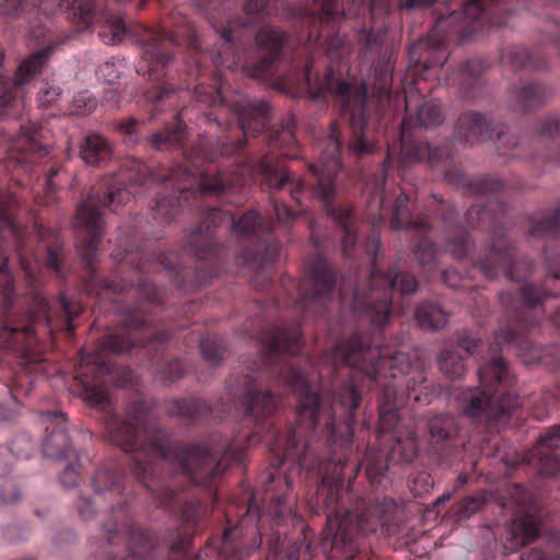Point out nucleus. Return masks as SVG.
I'll return each instance as SVG.
<instances>
[{
    "instance_id": "f257e3e1",
    "label": "nucleus",
    "mask_w": 560,
    "mask_h": 560,
    "mask_svg": "<svg viewBox=\"0 0 560 560\" xmlns=\"http://www.w3.org/2000/svg\"><path fill=\"white\" fill-rule=\"evenodd\" d=\"M245 334L256 338L262 357L226 382L229 395L240 402L244 415L255 423L254 435L266 431L270 451L277 456V466L285 460L312 469L314 456L312 440L322 431L327 441H336L342 419L345 434L352 435L355 410L361 395L351 384H345L332 394L319 395L303 371L285 362L287 357L299 353L302 347L300 322L277 324L259 320Z\"/></svg>"
},
{
    "instance_id": "f03ea898",
    "label": "nucleus",
    "mask_w": 560,
    "mask_h": 560,
    "mask_svg": "<svg viewBox=\"0 0 560 560\" xmlns=\"http://www.w3.org/2000/svg\"><path fill=\"white\" fill-rule=\"evenodd\" d=\"M127 419L109 415L106 429L109 441L131 454L132 470L153 498L165 509L182 506L187 526H196L207 514L200 502L184 501L175 490L176 480L155 479L159 469L178 474L186 482L210 487L225 471L226 459L242 464L244 446L232 442L218 448L199 444L174 447L167 432L156 422L148 404L136 398L126 407Z\"/></svg>"
},
{
    "instance_id": "7ed1b4c3",
    "label": "nucleus",
    "mask_w": 560,
    "mask_h": 560,
    "mask_svg": "<svg viewBox=\"0 0 560 560\" xmlns=\"http://www.w3.org/2000/svg\"><path fill=\"white\" fill-rule=\"evenodd\" d=\"M205 138L188 153L184 150L188 165L173 170L170 176H158L144 164H139L136 172L128 176L130 189L125 180L110 175L103 178L89 192L78 209L72 226L78 234L77 248L82 260L89 268L95 262L98 249V238L104 229L101 207L115 210L116 207L129 201L131 195L138 194L136 187H152L163 185L164 192L159 191L155 206L152 208L153 219L160 224H168L177 215L184 202L196 194L226 197L234 195L246 185L247 178L242 174L217 172L213 174L201 172L202 161H213L218 156L217 151L207 148Z\"/></svg>"
},
{
    "instance_id": "20e7f679",
    "label": "nucleus",
    "mask_w": 560,
    "mask_h": 560,
    "mask_svg": "<svg viewBox=\"0 0 560 560\" xmlns=\"http://www.w3.org/2000/svg\"><path fill=\"white\" fill-rule=\"evenodd\" d=\"M387 27L381 24L377 28L361 31L359 43L364 55L378 56L373 62L362 86L352 85L340 80L328 67L323 78L312 82V69L306 66L303 70L288 74L280 82L281 88L292 97L307 96L318 101L326 94L336 97L343 119L349 124L350 138L347 149L350 155L361 159L373 154L378 148V141L370 121L371 105L375 103L377 115L390 102L392 81L396 48L394 44L386 43Z\"/></svg>"
},
{
    "instance_id": "39448f33",
    "label": "nucleus",
    "mask_w": 560,
    "mask_h": 560,
    "mask_svg": "<svg viewBox=\"0 0 560 560\" xmlns=\"http://www.w3.org/2000/svg\"><path fill=\"white\" fill-rule=\"evenodd\" d=\"M345 464L340 458L319 465L320 485L317 489V503L326 515L324 544L341 553L353 558L362 536L374 533L378 525L389 529L396 524L399 504L388 497H383L371 505L364 499H359L354 511L343 508L340 503L343 492Z\"/></svg>"
},
{
    "instance_id": "423d86ee",
    "label": "nucleus",
    "mask_w": 560,
    "mask_h": 560,
    "mask_svg": "<svg viewBox=\"0 0 560 560\" xmlns=\"http://www.w3.org/2000/svg\"><path fill=\"white\" fill-rule=\"evenodd\" d=\"M118 248L125 253L120 258V267L116 270L119 281L116 280H91L93 290H97V295L102 299H110L115 303H120V295L124 292L126 300H135L131 304H122L117 307L121 315V320L127 329H137L145 323L144 314L147 312L143 303L159 305L164 301V291L158 290L154 285L144 279L138 278L135 284L132 280L122 278L125 268L133 271H150L152 269H165L173 277V280L179 285L186 280V270L182 268L178 255L175 252L153 254L155 260L147 266L148 254L133 253L138 250V236L136 232L119 236L117 241Z\"/></svg>"
},
{
    "instance_id": "0eeeda50",
    "label": "nucleus",
    "mask_w": 560,
    "mask_h": 560,
    "mask_svg": "<svg viewBox=\"0 0 560 560\" xmlns=\"http://www.w3.org/2000/svg\"><path fill=\"white\" fill-rule=\"evenodd\" d=\"M195 97L200 104H209L217 107L215 112L205 115L208 124H215L218 128H225L232 122L228 121L225 115H230L235 120L237 131L242 138L234 139L228 137L221 141L220 154H232L243 149L248 137L262 131L267 132V139L270 144L282 150V154L288 159H296L298 139L295 137L296 118L289 115L280 121L278 129H269L270 107L264 100L252 98L248 95L236 93L231 98H226L222 91L214 94H208L205 88L198 86L195 90Z\"/></svg>"
},
{
    "instance_id": "6e6552de",
    "label": "nucleus",
    "mask_w": 560,
    "mask_h": 560,
    "mask_svg": "<svg viewBox=\"0 0 560 560\" xmlns=\"http://www.w3.org/2000/svg\"><path fill=\"white\" fill-rule=\"evenodd\" d=\"M225 226L240 241H249L259 246L258 249L248 252L246 261H258V270L253 278V284L258 290H264L271 279V266L277 257L279 246L275 242L268 223L254 210L247 211L235 221L234 214L218 208L211 209L203 221L192 229L186 236L185 250L199 260L212 264L220 246L215 230Z\"/></svg>"
},
{
    "instance_id": "1a4fd4ad",
    "label": "nucleus",
    "mask_w": 560,
    "mask_h": 560,
    "mask_svg": "<svg viewBox=\"0 0 560 560\" xmlns=\"http://www.w3.org/2000/svg\"><path fill=\"white\" fill-rule=\"evenodd\" d=\"M368 254L372 257V267L369 278V293L366 288L355 285L351 292H347L346 280L340 285V299L345 306H348L353 313H358L362 319L368 320L374 329H382L390 318V294L398 291L401 294H413L418 282L416 278L408 272L393 268L389 272H384L376 265V254L378 250V235L373 232L365 245Z\"/></svg>"
},
{
    "instance_id": "9d476101",
    "label": "nucleus",
    "mask_w": 560,
    "mask_h": 560,
    "mask_svg": "<svg viewBox=\"0 0 560 560\" xmlns=\"http://www.w3.org/2000/svg\"><path fill=\"white\" fill-rule=\"evenodd\" d=\"M495 1L469 0L463 4L462 11L439 16L431 34L409 46L410 62L421 65L423 69L443 66L446 58L440 55L444 51L446 40L452 37L459 40L469 38L487 24L503 25L504 21L491 9Z\"/></svg>"
},
{
    "instance_id": "9b49d317",
    "label": "nucleus",
    "mask_w": 560,
    "mask_h": 560,
    "mask_svg": "<svg viewBox=\"0 0 560 560\" xmlns=\"http://www.w3.org/2000/svg\"><path fill=\"white\" fill-rule=\"evenodd\" d=\"M479 387H469L456 395L460 412L478 423L492 425L505 422L517 406V399L509 388L513 377L506 362L493 354L478 370Z\"/></svg>"
},
{
    "instance_id": "f8f14e48",
    "label": "nucleus",
    "mask_w": 560,
    "mask_h": 560,
    "mask_svg": "<svg viewBox=\"0 0 560 560\" xmlns=\"http://www.w3.org/2000/svg\"><path fill=\"white\" fill-rule=\"evenodd\" d=\"M323 145L318 161L308 165V171L315 179L311 192L324 206L327 215L340 228L343 254L350 256L358 241V221L349 208L334 205L338 194L336 178L342 166L341 131L336 121L330 124L329 133Z\"/></svg>"
},
{
    "instance_id": "ddd939ff",
    "label": "nucleus",
    "mask_w": 560,
    "mask_h": 560,
    "mask_svg": "<svg viewBox=\"0 0 560 560\" xmlns=\"http://www.w3.org/2000/svg\"><path fill=\"white\" fill-rule=\"evenodd\" d=\"M195 39L192 27L180 16L172 27L165 23L159 31H145L140 35L138 43L142 52L137 73L156 81V85L144 93L147 103L160 105L174 96V86L167 81H160L166 75L165 69L173 60V48L182 42L194 45Z\"/></svg>"
},
{
    "instance_id": "4468645a",
    "label": "nucleus",
    "mask_w": 560,
    "mask_h": 560,
    "mask_svg": "<svg viewBox=\"0 0 560 560\" xmlns=\"http://www.w3.org/2000/svg\"><path fill=\"white\" fill-rule=\"evenodd\" d=\"M373 343L369 335L354 334L349 339L338 341L325 354L324 360L334 368L343 364L362 371L372 382L382 384L380 396L386 386L394 387L397 392L395 384L383 383V378L387 377L385 371L389 370L390 377L395 380L409 371L410 361L402 351L390 352L388 348Z\"/></svg>"
},
{
    "instance_id": "2eb2a0df",
    "label": "nucleus",
    "mask_w": 560,
    "mask_h": 560,
    "mask_svg": "<svg viewBox=\"0 0 560 560\" xmlns=\"http://www.w3.org/2000/svg\"><path fill=\"white\" fill-rule=\"evenodd\" d=\"M428 160L431 167L440 170L447 183L466 188L476 196L497 194L503 189L504 184L494 177H469L463 168L455 163L454 158L446 148H431L427 142L417 139L416 133L400 129V156L402 167Z\"/></svg>"
},
{
    "instance_id": "dca6fc26",
    "label": "nucleus",
    "mask_w": 560,
    "mask_h": 560,
    "mask_svg": "<svg viewBox=\"0 0 560 560\" xmlns=\"http://www.w3.org/2000/svg\"><path fill=\"white\" fill-rule=\"evenodd\" d=\"M115 520L108 518L101 526V539L91 538L94 560H137L147 558L155 546L149 530L129 526L122 508Z\"/></svg>"
},
{
    "instance_id": "f3484780",
    "label": "nucleus",
    "mask_w": 560,
    "mask_h": 560,
    "mask_svg": "<svg viewBox=\"0 0 560 560\" xmlns=\"http://www.w3.org/2000/svg\"><path fill=\"white\" fill-rule=\"evenodd\" d=\"M559 292H548L534 284H523L517 292L505 291L499 294V301L504 308L509 323L494 334L497 345L517 343L522 330H529L536 326V320L529 318L532 308L539 306L546 298L556 296Z\"/></svg>"
},
{
    "instance_id": "a211bd4d",
    "label": "nucleus",
    "mask_w": 560,
    "mask_h": 560,
    "mask_svg": "<svg viewBox=\"0 0 560 560\" xmlns=\"http://www.w3.org/2000/svg\"><path fill=\"white\" fill-rule=\"evenodd\" d=\"M270 0H247L244 5V19L242 21H232L226 18V25H221L219 18L222 11L230 10L233 2L231 0H194L196 5L203 10L209 22L214 30L220 32L221 38L224 40L223 47L219 50L218 58L213 61L215 65H223L221 54L226 55L231 46L241 37L240 28L245 25H253L262 21L267 14V5Z\"/></svg>"
},
{
    "instance_id": "6ab92c4d",
    "label": "nucleus",
    "mask_w": 560,
    "mask_h": 560,
    "mask_svg": "<svg viewBox=\"0 0 560 560\" xmlns=\"http://www.w3.org/2000/svg\"><path fill=\"white\" fill-rule=\"evenodd\" d=\"M406 402V397L397 396L394 387L386 386L378 398L380 425L383 432L395 430L396 442L387 457L388 462L409 464L418 454L417 434L408 431L405 436L399 432L398 410Z\"/></svg>"
},
{
    "instance_id": "aec40b11",
    "label": "nucleus",
    "mask_w": 560,
    "mask_h": 560,
    "mask_svg": "<svg viewBox=\"0 0 560 560\" xmlns=\"http://www.w3.org/2000/svg\"><path fill=\"white\" fill-rule=\"evenodd\" d=\"M487 279L495 278L501 269L512 281H520L534 270L533 264L523 256H518L514 245L505 235L494 230L491 235L489 252L476 265Z\"/></svg>"
},
{
    "instance_id": "412c9836",
    "label": "nucleus",
    "mask_w": 560,
    "mask_h": 560,
    "mask_svg": "<svg viewBox=\"0 0 560 560\" xmlns=\"http://www.w3.org/2000/svg\"><path fill=\"white\" fill-rule=\"evenodd\" d=\"M337 276L328 261L322 256L312 258L308 267V282L300 287V299L294 307L304 314L323 315L326 302L335 291Z\"/></svg>"
},
{
    "instance_id": "4be33fe9",
    "label": "nucleus",
    "mask_w": 560,
    "mask_h": 560,
    "mask_svg": "<svg viewBox=\"0 0 560 560\" xmlns=\"http://www.w3.org/2000/svg\"><path fill=\"white\" fill-rule=\"evenodd\" d=\"M102 0H72L68 4V18L78 32L89 31L94 24H101L98 36L107 45L122 40L127 27L120 16L100 12Z\"/></svg>"
},
{
    "instance_id": "5701e85b",
    "label": "nucleus",
    "mask_w": 560,
    "mask_h": 560,
    "mask_svg": "<svg viewBox=\"0 0 560 560\" xmlns=\"http://www.w3.org/2000/svg\"><path fill=\"white\" fill-rule=\"evenodd\" d=\"M141 122L133 117H129L117 124V130L125 137V141L130 145H142L144 150L151 149L156 152H165L172 148H184L187 141V126L176 117L174 125H166L161 130L153 132L148 137L138 135Z\"/></svg>"
},
{
    "instance_id": "b1692460",
    "label": "nucleus",
    "mask_w": 560,
    "mask_h": 560,
    "mask_svg": "<svg viewBox=\"0 0 560 560\" xmlns=\"http://www.w3.org/2000/svg\"><path fill=\"white\" fill-rule=\"evenodd\" d=\"M42 128L35 124L22 125L20 133L12 141L8 156L7 168H22L27 172L33 164L48 153L47 144L43 143Z\"/></svg>"
},
{
    "instance_id": "393cba45",
    "label": "nucleus",
    "mask_w": 560,
    "mask_h": 560,
    "mask_svg": "<svg viewBox=\"0 0 560 560\" xmlns=\"http://www.w3.org/2000/svg\"><path fill=\"white\" fill-rule=\"evenodd\" d=\"M495 130L493 116L488 112L467 109L462 112L453 128V140L464 147H472L491 137Z\"/></svg>"
},
{
    "instance_id": "a878e982",
    "label": "nucleus",
    "mask_w": 560,
    "mask_h": 560,
    "mask_svg": "<svg viewBox=\"0 0 560 560\" xmlns=\"http://www.w3.org/2000/svg\"><path fill=\"white\" fill-rule=\"evenodd\" d=\"M287 35L270 25L262 26L256 35L257 60L252 62L250 75L259 79L272 73L273 63L279 59Z\"/></svg>"
},
{
    "instance_id": "bb28decb",
    "label": "nucleus",
    "mask_w": 560,
    "mask_h": 560,
    "mask_svg": "<svg viewBox=\"0 0 560 560\" xmlns=\"http://www.w3.org/2000/svg\"><path fill=\"white\" fill-rule=\"evenodd\" d=\"M244 171L259 173L270 188L275 190L285 189L294 201L302 202L305 189L304 182L300 177H295L284 166L275 164L271 159L265 156L258 162H253Z\"/></svg>"
},
{
    "instance_id": "cd10ccee",
    "label": "nucleus",
    "mask_w": 560,
    "mask_h": 560,
    "mask_svg": "<svg viewBox=\"0 0 560 560\" xmlns=\"http://www.w3.org/2000/svg\"><path fill=\"white\" fill-rule=\"evenodd\" d=\"M52 45L31 54L18 67L13 82L8 78L0 75V107L8 106L15 97L14 86H21L33 80L48 61Z\"/></svg>"
},
{
    "instance_id": "c85d7f7f",
    "label": "nucleus",
    "mask_w": 560,
    "mask_h": 560,
    "mask_svg": "<svg viewBox=\"0 0 560 560\" xmlns=\"http://www.w3.org/2000/svg\"><path fill=\"white\" fill-rule=\"evenodd\" d=\"M486 65L480 59L463 61L452 72L450 80L457 85L459 97L468 103H476L483 97L482 73Z\"/></svg>"
},
{
    "instance_id": "c756f323",
    "label": "nucleus",
    "mask_w": 560,
    "mask_h": 560,
    "mask_svg": "<svg viewBox=\"0 0 560 560\" xmlns=\"http://www.w3.org/2000/svg\"><path fill=\"white\" fill-rule=\"evenodd\" d=\"M47 434L43 441V454L52 460H61L72 452L63 413L47 411L42 413Z\"/></svg>"
},
{
    "instance_id": "7c9ffc66",
    "label": "nucleus",
    "mask_w": 560,
    "mask_h": 560,
    "mask_svg": "<svg viewBox=\"0 0 560 560\" xmlns=\"http://www.w3.org/2000/svg\"><path fill=\"white\" fill-rule=\"evenodd\" d=\"M136 340L137 337L131 336L129 331L106 334L100 339L97 352L81 351V362L85 366L93 365V369L96 370L98 374H107L110 371V366L108 362L102 358L103 354L125 353L135 347Z\"/></svg>"
},
{
    "instance_id": "2f4dec72",
    "label": "nucleus",
    "mask_w": 560,
    "mask_h": 560,
    "mask_svg": "<svg viewBox=\"0 0 560 560\" xmlns=\"http://www.w3.org/2000/svg\"><path fill=\"white\" fill-rule=\"evenodd\" d=\"M550 86L539 82H520L508 90V106L520 113H527L544 105L552 97Z\"/></svg>"
},
{
    "instance_id": "473e14b6",
    "label": "nucleus",
    "mask_w": 560,
    "mask_h": 560,
    "mask_svg": "<svg viewBox=\"0 0 560 560\" xmlns=\"http://www.w3.org/2000/svg\"><path fill=\"white\" fill-rule=\"evenodd\" d=\"M445 121V114L441 104L435 101H423L415 108L407 102L406 115L401 121L400 129L417 132L418 130L432 129Z\"/></svg>"
},
{
    "instance_id": "72a5a7b5",
    "label": "nucleus",
    "mask_w": 560,
    "mask_h": 560,
    "mask_svg": "<svg viewBox=\"0 0 560 560\" xmlns=\"http://www.w3.org/2000/svg\"><path fill=\"white\" fill-rule=\"evenodd\" d=\"M539 534L536 517L529 511H523L509 523L504 530L503 549L506 553L517 551L533 541Z\"/></svg>"
},
{
    "instance_id": "f704fd0d",
    "label": "nucleus",
    "mask_w": 560,
    "mask_h": 560,
    "mask_svg": "<svg viewBox=\"0 0 560 560\" xmlns=\"http://www.w3.org/2000/svg\"><path fill=\"white\" fill-rule=\"evenodd\" d=\"M431 447L440 454L453 445L459 434L460 425L457 417L451 413H434L428 418Z\"/></svg>"
},
{
    "instance_id": "c9c22d12",
    "label": "nucleus",
    "mask_w": 560,
    "mask_h": 560,
    "mask_svg": "<svg viewBox=\"0 0 560 560\" xmlns=\"http://www.w3.org/2000/svg\"><path fill=\"white\" fill-rule=\"evenodd\" d=\"M442 221L444 237L452 255L458 259L465 257L471 248V243L466 230L457 222L454 207L447 206L444 209Z\"/></svg>"
},
{
    "instance_id": "e433bc0d",
    "label": "nucleus",
    "mask_w": 560,
    "mask_h": 560,
    "mask_svg": "<svg viewBox=\"0 0 560 560\" xmlns=\"http://www.w3.org/2000/svg\"><path fill=\"white\" fill-rule=\"evenodd\" d=\"M560 424L550 427L540 435L539 445L533 451V457H537L539 472L545 476H553L560 469V462L550 451L559 445Z\"/></svg>"
},
{
    "instance_id": "4c0bfd02",
    "label": "nucleus",
    "mask_w": 560,
    "mask_h": 560,
    "mask_svg": "<svg viewBox=\"0 0 560 560\" xmlns=\"http://www.w3.org/2000/svg\"><path fill=\"white\" fill-rule=\"evenodd\" d=\"M90 483L96 495H120L125 488L122 472L115 463L98 466L92 475Z\"/></svg>"
},
{
    "instance_id": "58836bf2",
    "label": "nucleus",
    "mask_w": 560,
    "mask_h": 560,
    "mask_svg": "<svg viewBox=\"0 0 560 560\" xmlns=\"http://www.w3.org/2000/svg\"><path fill=\"white\" fill-rule=\"evenodd\" d=\"M208 411L215 415V417L221 418L230 411V407L224 402H222V407H210L200 398L195 397L187 399H173L166 405V412L170 416L188 420L198 419Z\"/></svg>"
},
{
    "instance_id": "ea45409f",
    "label": "nucleus",
    "mask_w": 560,
    "mask_h": 560,
    "mask_svg": "<svg viewBox=\"0 0 560 560\" xmlns=\"http://www.w3.org/2000/svg\"><path fill=\"white\" fill-rule=\"evenodd\" d=\"M113 154V148L107 138L98 132L85 136L80 144V158L90 166H101Z\"/></svg>"
},
{
    "instance_id": "a19ab883",
    "label": "nucleus",
    "mask_w": 560,
    "mask_h": 560,
    "mask_svg": "<svg viewBox=\"0 0 560 560\" xmlns=\"http://www.w3.org/2000/svg\"><path fill=\"white\" fill-rule=\"evenodd\" d=\"M61 5L62 0H0V16L13 21L34 9L51 14Z\"/></svg>"
},
{
    "instance_id": "79ce46f5",
    "label": "nucleus",
    "mask_w": 560,
    "mask_h": 560,
    "mask_svg": "<svg viewBox=\"0 0 560 560\" xmlns=\"http://www.w3.org/2000/svg\"><path fill=\"white\" fill-rule=\"evenodd\" d=\"M502 61L514 70H541L548 65L545 56L539 51H530L524 46L513 45L502 52Z\"/></svg>"
},
{
    "instance_id": "37998d69",
    "label": "nucleus",
    "mask_w": 560,
    "mask_h": 560,
    "mask_svg": "<svg viewBox=\"0 0 560 560\" xmlns=\"http://www.w3.org/2000/svg\"><path fill=\"white\" fill-rule=\"evenodd\" d=\"M504 205L497 198L490 199L487 205L471 206L465 213V221L471 229H489L499 224L498 213H504Z\"/></svg>"
},
{
    "instance_id": "c03bdc74",
    "label": "nucleus",
    "mask_w": 560,
    "mask_h": 560,
    "mask_svg": "<svg viewBox=\"0 0 560 560\" xmlns=\"http://www.w3.org/2000/svg\"><path fill=\"white\" fill-rule=\"evenodd\" d=\"M409 197L406 192L397 196L392 218L393 230L415 229L418 232H427L431 229L430 223L424 219L413 220L408 209Z\"/></svg>"
},
{
    "instance_id": "a18cd8bd",
    "label": "nucleus",
    "mask_w": 560,
    "mask_h": 560,
    "mask_svg": "<svg viewBox=\"0 0 560 560\" xmlns=\"http://www.w3.org/2000/svg\"><path fill=\"white\" fill-rule=\"evenodd\" d=\"M448 314L436 303H422L416 310V319L424 330H439L445 327Z\"/></svg>"
},
{
    "instance_id": "49530a36",
    "label": "nucleus",
    "mask_w": 560,
    "mask_h": 560,
    "mask_svg": "<svg viewBox=\"0 0 560 560\" xmlns=\"http://www.w3.org/2000/svg\"><path fill=\"white\" fill-rule=\"evenodd\" d=\"M558 231H560V205L551 214H539L530 219L528 234L533 237H550Z\"/></svg>"
},
{
    "instance_id": "de8ad7c7",
    "label": "nucleus",
    "mask_w": 560,
    "mask_h": 560,
    "mask_svg": "<svg viewBox=\"0 0 560 560\" xmlns=\"http://www.w3.org/2000/svg\"><path fill=\"white\" fill-rule=\"evenodd\" d=\"M78 387L83 398L92 406L106 412L110 411V401L106 389L100 384H92L89 380L77 376Z\"/></svg>"
},
{
    "instance_id": "09e8293b",
    "label": "nucleus",
    "mask_w": 560,
    "mask_h": 560,
    "mask_svg": "<svg viewBox=\"0 0 560 560\" xmlns=\"http://www.w3.org/2000/svg\"><path fill=\"white\" fill-rule=\"evenodd\" d=\"M441 373L450 380L460 378L466 371L464 358L454 350L445 349L438 357Z\"/></svg>"
},
{
    "instance_id": "8fccbe9b",
    "label": "nucleus",
    "mask_w": 560,
    "mask_h": 560,
    "mask_svg": "<svg viewBox=\"0 0 560 560\" xmlns=\"http://www.w3.org/2000/svg\"><path fill=\"white\" fill-rule=\"evenodd\" d=\"M487 500L483 492H476L471 495L463 498L452 510V518L454 522L459 523L468 520L474 514L479 512Z\"/></svg>"
},
{
    "instance_id": "3c124183",
    "label": "nucleus",
    "mask_w": 560,
    "mask_h": 560,
    "mask_svg": "<svg viewBox=\"0 0 560 560\" xmlns=\"http://www.w3.org/2000/svg\"><path fill=\"white\" fill-rule=\"evenodd\" d=\"M491 139L495 150L500 155H512L520 144V139L515 133L510 132L505 125H497L495 130L491 133Z\"/></svg>"
},
{
    "instance_id": "603ef678",
    "label": "nucleus",
    "mask_w": 560,
    "mask_h": 560,
    "mask_svg": "<svg viewBox=\"0 0 560 560\" xmlns=\"http://www.w3.org/2000/svg\"><path fill=\"white\" fill-rule=\"evenodd\" d=\"M434 390L427 384V377L418 374L407 383V398H412L420 404H430Z\"/></svg>"
},
{
    "instance_id": "864d4df0",
    "label": "nucleus",
    "mask_w": 560,
    "mask_h": 560,
    "mask_svg": "<svg viewBox=\"0 0 560 560\" xmlns=\"http://www.w3.org/2000/svg\"><path fill=\"white\" fill-rule=\"evenodd\" d=\"M415 258L419 265L431 271L436 266V248L434 244L427 237H422L412 249Z\"/></svg>"
},
{
    "instance_id": "5fc2aeb1",
    "label": "nucleus",
    "mask_w": 560,
    "mask_h": 560,
    "mask_svg": "<svg viewBox=\"0 0 560 560\" xmlns=\"http://www.w3.org/2000/svg\"><path fill=\"white\" fill-rule=\"evenodd\" d=\"M200 352L209 366H217L223 360L224 347L215 338H206L200 342Z\"/></svg>"
},
{
    "instance_id": "6e6d98bb",
    "label": "nucleus",
    "mask_w": 560,
    "mask_h": 560,
    "mask_svg": "<svg viewBox=\"0 0 560 560\" xmlns=\"http://www.w3.org/2000/svg\"><path fill=\"white\" fill-rule=\"evenodd\" d=\"M16 459L28 458L34 450V443L28 433H20L15 435L10 446H8Z\"/></svg>"
},
{
    "instance_id": "4d7b16f0",
    "label": "nucleus",
    "mask_w": 560,
    "mask_h": 560,
    "mask_svg": "<svg viewBox=\"0 0 560 560\" xmlns=\"http://www.w3.org/2000/svg\"><path fill=\"white\" fill-rule=\"evenodd\" d=\"M271 208L278 223L283 228H289L302 213V210H293L275 199L271 201Z\"/></svg>"
},
{
    "instance_id": "13d9d810",
    "label": "nucleus",
    "mask_w": 560,
    "mask_h": 560,
    "mask_svg": "<svg viewBox=\"0 0 560 560\" xmlns=\"http://www.w3.org/2000/svg\"><path fill=\"white\" fill-rule=\"evenodd\" d=\"M158 373L164 382H176L184 375V366L178 360H165L158 366Z\"/></svg>"
},
{
    "instance_id": "bf43d9fd",
    "label": "nucleus",
    "mask_w": 560,
    "mask_h": 560,
    "mask_svg": "<svg viewBox=\"0 0 560 560\" xmlns=\"http://www.w3.org/2000/svg\"><path fill=\"white\" fill-rule=\"evenodd\" d=\"M349 52L345 38L335 34L326 43V54L330 61L340 60Z\"/></svg>"
},
{
    "instance_id": "052dcab7",
    "label": "nucleus",
    "mask_w": 560,
    "mask_h": 560,
    "mask_svg": "<svg viewBox=\"0 0 560 560\" xmlns=\"http://www.w3.org/2000/svg\"><path fill=\"white\" fill-rule=\"evenodd\" d=\"M366 462L368 463H366L365 470H366V475H368L369 479L371 480L372 483L381 485L382 483L381 478L384 476L390 462H388L386 459V463H384L383 457H381V458L373 457L372 458L371 456H368Z\"/></svg>"
},
{
    "instance_id": "680f3d73",
    "label": "nucleus",
    "mask_w": 560,
    "mask_h": 560,
    "mask_svg": "<svg viewBox=\"0 0 560 560\" xmlns=\"http://www.w3.org/2000/svg\"><path fill=\"white\" fill-rule=\"evenodd\" d=\"M121 60L112 58L100 65L97 69V74L103 78L104 81L108 83H113L117 79H119L121 74Z\"/></svg>"
},
{
    "instance_id": "e2e57ef3",
    "label": "nucleus",
    "mask_w": 560,
    "mask_h": 560,
    "mask_svg": "<svg viewBox=\"0 0 560 560\" xmlns=\"http://www.w3.org/2000/svg\"><path fill=\"white\" fill-rule=\"evenodd\" d=\"M96 106V100L89 92H80L72 100V112L77 115L91 113Z\"/></svg>"
},
{
    "instance_id": "0e129e2a",
    "label": "nucleus",
    "mask_w": 560,
    "mask_h": 560,
    "mask_svg": "<svg viewBox=\"0 0 560 560\" xmlns=\"http://www.w3.org/2000/svg\"><path fill=\"white\" fill-rule=\"evenodd\" d=\"M480 345L481 339L470 331H462L457 337V346L469 355L474 354Z\"/></svg>"
},
{
    "instance_id": "69168bd1",
    "label": "nucleus",
    "mask_w": 560,
    "mask_h": 560,
    "mask_svg": "<svg viewBox=\"0 0 560 560\" xmlns=\"http://www.w3.org/2000/svg\"><path fill=\"white\" fill-rule=\"evenodd\" d=\"M560 132V117L549 116L540 121L538 133L541 137H553Z\"/></svg>"
},
{
    "instance_id": "338daca9",
    "label": "nucleus",
    "mask_w": 560,
    "mask_h": 560,
    "mask_svg": "<svg viewBox=\"0 0 560 560\" xmlns=\"http://www.w3.org/2000/svg\"><path fill=\"white\" fill-rule=\"evenodd\" d=\"M61 93L62 90L59 86L45 85L37 93L39 105H50L51 103L58 100Z\"/></svg>"
},
{
    "instance_id": "774afa93",
    "label": "nucleus",
    "mask_w": 560,
    "mask_h": 560,
    "mask_svg": "<svg viewBox=\"0 0 560 560\" xmlns=\"http://www.w3.org/2000/svg\"><path fill=\"white\" fill-rule=\"evenodd\" d=\"M320 11V20L330 22L337 14V0H314Z\"/></svg>"
}]
</instances>
